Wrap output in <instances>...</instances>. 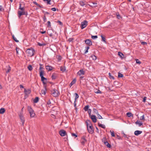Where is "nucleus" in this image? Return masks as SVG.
I'll return each instance as SVG.
<instances>
[{
	"instance_id": "43",
	"label": "nucleus",
	"mask_w": 151,
	"mask_h": 151,
	"mask_svg": "<svg viewBox=\"0 0 151 151\" xmlns=\"http://www.w3.org/2000/svg\"><path fill=\"white\" fill-rule=\"evenodd\" d=\"M101 37L102 38V41H103L104 42H106V41L105 38L104 37H103L102 35L101 36Z\"/></svg>"
},
{
	"instance_id": "56",
	"label": "nucleus",
	"mask_w": 151,
	"mask_h": 151,
	"mask_svg": "<svg viewBox=\"0 0 151 151\" xmlns=\"http://www.w3.org/2000/svg\"><path fill=\"white\" fill-rule=\"evenodd\" d=\"M73 40V38H69L68 39V41L69 42H72Z\"/></svg>"
},
{
	"instance_id": "36",
	"label": "nucleus",
	"mask_w": 151,
	"mask_h": 151,
	"mask_svg": "<svg viewBox=\"0 0 151 151\" xmlns=\"http://www.w3.org/2000/svg\"><path fill=\"white\" fill-rule=\"evenodd\" d=\"M12 37L13 40L16 42H19V41L17 40V38L14 37L13 35H12Z\"/></svg>"
},
{
	"instance_id": "25",
	"label": "nucleus",
	"mask_w": 151,
	"mask_h": 151,
	"mask_svg": "<svg viewBox=\"0 0 151 151\" xmlns=\"http://www.w3.org/2000/svg\"><path fill=\"white\" fill-rule=\"evenodd\" d=\"M24 92L26 93H27L29 94L31 92V91L30 90L28 89L27 90L26 89L24 88Z\"/></svg>"
},
{
	"instance_id": "4",
	"label": "nucleus",
	"mask_w": 151,
	"mask_h": 151,
	"mask_svg": "<svg viewBox=\"0 0 151 151\" xmlns=\"http://www.w3.org/2000/svg\"><path fill=\"white\" fill-rule=\"evenodd\" d=\"M88 22L86 20H84L81 23V28L83 29L85 28L87 25Z\"/></svg>"
},
{
	"instance_id": "42",
	"label": "nucleus",
	"mask_w": 151,
	"mask_h": 151,
	"mask_svg": "<svg viewBox=\"0 0 151 151\" xmlns=\"http://www.w3.org/2000/svg\"><path fill=\"white\" fill-rule=\"evenodd\" d=\"M93 110L94 113H95L96 114H98V111L96 109L93 108Z\"/></svg>"
},
{
	"instance_id": "47",
	"label": "nucleus",
	"mask_w": 151,
	"mask_h": 151,
	"mask_svg": "<svg viewBox=\"0 0 151 151\" xmlns=\"http://www.w3.org/2000/svg\"><path fill=\"white\" fill-rule=\"evenodd\" d=\"M106 139L105 137L103 138L102 139V142L104 143V142H107Z\"/></svg>"
},
{
	"instance_id": "26",
	"label": "nucleus",
	"mask_w": 151,
	"mask_h": 151,
	"mask_svg": "<svg viewBox=\"0 0 151 151\" xmlns=\"http://www.w3.org/2000/svg\"><path fill=\"white\" fill-rule=\"evenodd\" d=\"M135 124H138L139 125V127L141 126L143 124L142 122H140V121H137L136 122Z\"/></svg>"
},
{
	"instance_id": "31",
	"label": "nucleus",
	"mask_w": 151,
	"mask_h": 151,
	"mask_svg": "<svg viewBox=\"0 0 151 151\" xmlns=\"http://www.w3.org/2000/svg\"><path fill=\"white\" fill-rule=\"evenodd\" d=\"M60 70L62 72H64L66 70L65 68V67H63L62 66H61L60 68Z\"/></svg>"
},
{
	"instance_id": "15",
	"label": "nucleus",
	"mask_w": 151,
	"mask_h": 151,
	"mask_svg": "<svg viewBox=\"0 0 151 151\" xmlns=\"http://www.w3.org/2000/svg\"><path fill=\"white\" fill-rule=\"evenodd\" d=\"M46 69L48 71H51L52 70L53 68V67L49 65H46L45 66Z\"/></svg>"
},
{
	"instance_id": "60",
	"label": "nucleus",
	"mask_w": 151,
	"mask_h": 151,
	"mask_svg": "<svg viewBox=\"0 0 151 151\" xmlns=\"http://www.w3.org/2000/svg\"><path fill=\"white\" fill-rule=\"evenodd\" d=\"M116 137L119 139H121V137L118 135H116Z\"/></svg>"
},
{
	"instance_id": "37",
	"label": "nucleus",
	"mask_w": 151,
	"mask_h": 151,
	"mask_svg": "<svg viewBox=\"0 0 151 151\" xmlns=\"http://www.w3.org/2000/svg\"><path fill=\"white\" fill-rule=\"evenodd\" d=\"M44 2H46L47 4H51L50 3L51 0H43Z\"/></svg>"
},
{
	"instance_id": "2",
	"label": "nucleus",
	"mask_w": 151,
	"mask_h": 151,
	"mask_svg": "<svg viewBox=\"0 0 151 151\" xmlns=\"http://www.w3.org/2000/svg\"><path fill=\"white\" fill-rule=\"evenodd\" d=\"M50 92L53 95V96L55 97L58 96L60 94L59 91L55 88L51 90Z\"/></svg>"
},
{
	"instance_id": "51",
	"label": "nucleus",
	"mask_w": 151,
	"mask_h": 151,
	"mask_svg": "<svg viewBox=\"0 0 151 151\" xmlns=\"http://www.w3.org/2000/svg\"><path fill=\"white\" fill-rule=\"evenodd\" d=\"M88 113L89 114V116H91V109H89L88 110Z\"/></svg>"
},
{
	"instance_id": "10",
	"label": "nucleus",
	"mask_w": 151,
	"mask_h": 151,
	"mask_svg": "<svg viewBox=\"0 0 151 151\" xmlns=\"http://www.w3.org/2000/svg\"><path fill=\"white\" fill-rule=\"evenodd\" d=\"M85 43L88 46H91L92 45V42L90 39H87L84 40Z\"/></svg>"
},
{
	"instance_id": "17",
	"label": "nucleus",
	"mask_w": 151,
	"mask_h": 151,
	"mask_svg": "<svg viewBox=\"0 0 151 151\" xmlns=\"http://www.w3.org/2000/svg\"><path fill=\"white\" fill-rule=\"evenodd\" d=\"M92 3L93 4V5H91L89 4H88L86 6V7L87 5L89 6H90L92 7H96L97 6V4L96 3L92 2Z\"/></svg>"
},
{
	"instance_id": "12",
	"label": "nucleus",
	"mask_w": 151,
	"mask_h": 151,
	"mask_svg": "<svg viewBox=\"0 0 151 151\" xmlns=\"http://www.w3.org/2000/svg\"><path fill=\"white\" fill-rule=\"evenodd\" d=\"M41 80L43 84L44 85H45L46 84V83L45 82V81H46L47 80V79L46 78H45L44 76L41 77Z\"/></svg>"
},
{
	"instance_id": "1",
	"label": "nucleus",
	"mask_w": 151,
	"mask_h": 151,
	"mask_svg": "<svg viewBox=\"0 0 151 151\" xmlns=\"http://www.w3.org/2000/svg\"><path fill=\"white\" fill-rule=\"evenodd\" d=\"M35 52V50L32 48L28 49L26 51V52L28 55V56L30 57L33 56Z\"/></svg>"
},
{
	"instance_id": "19",
	"label": "nucleus",
	"mask_w": 151,
	"mask_h": 151,
	"mask_svg": "<svg viewBox=\"0 0 151 151\" xmlns=\"http://www.w3.org/2000/svg\"><path fill=\"white\" fill-rule=\"evenodd\" d=\"M118 55L122 59L124 58V55L121 52H118Z\"/></svg>"
},
{
	"instance_id": "27",
	"label": "nucleus",
	"mask_w": 151,
	"mask_h": 151,
	"mask_svg": "<svg viewBox=\"0 0 151 151\" xmlns=\"http://www.w3.org/2000/svg\"><path fill=\"white\" fill-rule=\"evenodd\" d=\"M5 111V109L4 108H1L0 109V114H3Z\"/></svg>"
},
{
	"instance_id": "62",
	"label": "nucleus",
	"mask_w": 151,
	"mask_h": 151,
	"mask_svg": "<svg viewBox=\"0 0 151 151\" xmlns=\"http://www.w3.org/2000/svg\"><path fill=\"white\" fill-rule=\"evenodd\" d=\"M11 70L10 68L9 67V68L6 71V73H8Z\"/></svg>"
},
{
	"instance_id": "23",
	"label": "nucleus",
	"mask_w": 151,
	"mask_h": 151,
	"mask_svg": "<svg viewBox=\"0 0 151 151\" xmlns=\"http://www.w3.org/2000/svg\"><path fill=\"white\" fill-rule=\"evenodd\" d=\"M104 144L108 147L111 148V145L110 144H109L107 141L105 142Z\"/></svg>"
},
{
	"instance_id": "18",
	"label": "nucleus",
	"mask_w": 151,
	"mask_h": 151,
	"mask_svg": "<svg viewBox=\"0 0 151 151\" xmlns=\"http://www.w3.org/2000/svg\"><path fill=\"white\" fill-rule=\"evenodd\" d=\"M44 88L45 89H43L42 90L41 92L42 94L45 95L46 93V86L45 85H44Z\"/></svg>"
},
{
	"instance_id": "39",
	"label": "nucleus",
	"mask_w": 151,
	"mask_h": 151,
	"mask_svg": "<svg viewBox=\"0 0 151 151\" xmlns=\"http://www.w3.org/2000/svg\"><path fill=\"white\" fill-rule=\"evenodd\" d=\"M123 77V75L121 73H118V78H122Z\"/></svg>"
},
{
	"instance_id": "16",
	"label": "nucleus",
	"mask_w": 151,
	"mask_h": 151,
	"mask_svg": "<svg viewBox=\"0 0 151 151\" xmlns=\"http://www.w3.org/2000/svg\"><path fill=\"white\" fill-rule=\"evenodd\" d=\"M142 132V131L136 130L134 132V134L135 135L137 136Z\"/></svg>"
},
{
	"instance_id": "61",
	"label": "nucleus",
	"mask_w": 151,
	"mask_h": 151,
	"mask_svg": "<svg viewBox=\"0 0 151 151\" xmlns=\"http://www.w3.org/2000/svg\"><path fill=\"white\" fill-rule=\"evenodd\" d=\"M95 93L97 94L101 93V92L100 90H98L97 91L95 92Z\"/></svg>"
},
{
	"instance_id": "34",
	"label": "nucleus",
	"mask_w": 151,
	"mask_h": 151,
	"mask_svg": "<svg viewBox=\"0 0 151 151\" xmlns=\"http://www.w3.org/2000/svg\"><path fill=\"white\" fill-rule=\"evenodd\" d=\"M109 75L110 79H112L113 80H114L115 79L114 77L111 75V73H109Z\"/></svg>"
},
{
	"instance_id": "8",
	"label": "nucleus",
	"mask_w": 151,
	"mask_h": 151,
	"mask_svg": "<svg viewBox=\"0 0 151 151\" xmlns=\"http://www.w3.org/2000/svg\"><path fill=\"white\" fill-rule=\"evenodd\" d=\"M59 134L62 137L64 136L67 135V133L66 131L63 129L61 130L59 132Z\"/></svg>"
},
{
	"instance_id": "64",
	"label": "nucleus",
	"mask_w": 151,
	"mask_h": 151,
	"mask_svg": "<svg viewBox=\"0 0 151 151\" xmlns=\"http://www.w3.org/2000/svg\"><path fill=\"white\" fill-rule=\"evenodd\" d=\"M46 18L45 16L43 17V20L44 22H45L46 21Z\"/></svg>"
},
{
	"instance_id": "13",
	"label": "nucleus",
	"mask_w": 151,
	"mask_h": 151,
	"mask_svg": "<svg viewBox=\"0 0 151 151\" xmlns=\"http://www.w3.org/2000/svg\"><path fill=\"white\" fill-rule=\"evenodd\" d=\"M85 74V72L83 69L80 70L78 73L77 74L79 76H81L82 75H84Z\"/></svg>"
},
{
	"instance_id": "5",
	"label": "nucleus",
	"mask_w": 151,
	"mask_h": 151,
	"mask_svg": "<svg viewBox=\"0 0 151 151\" xmlns=\"http://www.w3.org/2000/svg\"><path fill=\"white\" fill-rule=\"evenodd\" d=\"M18 16L19 18L22 15H27V12L25 11H18Z\"/></svg>"
},
{
	"instance_id": "7",
	"label": "nucleus",
	"mask_w": 151,
	"mask_h": 151,
	"mask_svg": "<svg viewBox=\"0 0 151 151\" xmlns=\"http://www.w3.org/2000/svg\"><path fill=\"white\" fill-rule=\"evenodd\" d=\"M19 116L20 119L22 122V124L23 126H24V118L23 115V114L22 112L20 113L19 114Z\"/></svg>"
},
{
	"instance_id": "54",
	"label": "nucleus",
	"mask_w": 151,
	"mask_h": 151,
	"mask_svg": "<svg viewBox=\"0 0 151 151\" xmlns=\"http://www.w3.org/2000/svg\"><path fill=\"white\" fill-rule=\"evenodd\" d=\"M19 49H20L19 47H16V52L17 54H18L19 53L18 51L19 50Z\"/></svg>"
},
{
	"instance_id": "50",
	"label": "nucleus",
	"mask_w": 151,
	"mask_h": 151,
	"mask_svg": "<svg viewBox=\"0 0 151 151\" xmlns=\"http://www.w3.org/2000/svg\"><path fill=\"white\" fill-rule=\"evenodd\" d=\"M91 37L93 39H95L97 38L98 37L97 35H92Z\"/></svg>"
},
{
	"instance_id": "48",
	"label": "nucleus",
	"mask_w": 151,
	"mask_h": 151,
	"mask_svg": "<svg viewBox=\"0 0 151 151\" xmlns=\"http://www.w3.org/2000/svg\"><path fill=\"white\" fill-rule=\"evenodd\" d=\"M136 63L139 64L141 63V62L138 59H136Z\"/></svg>"
},
{
	"instance_id": "11",
	"label": "nucleus",
	"mask_w": 151,
	"mask_h": 151,
	"mask_svg": "<svg viewBox=\"0 0 151 151\" xmlns=\"http://www.w3.org/2000/svg\"><path fill=\"white\" fill-rule=\"evenodd\" d=\"M93 122L95 123L96 122V116L94 115H91L89 116Z\"/></svg>"
},
{
	"instance_id": "59",
	"label": "nucleus",
	"mask_w": 151,
	"mask_h": 151,
	"mask_svg": "<svg viewBox=\"0 0 151 151\" xmlns=\"http://www.w3.org/2000/svg\"><path fill=\"white\" fill-rule=\"evenodd\" d=\"M146 99H147V97L146 96L144 97L142 101L143 102H145L146 101Z\"/></svg>"
},
{
	"instance_id": "6",
	"label": "nucleus",
	"mask_w": 151,
	"mask_h": 151,
	"mask_svg": "<svg viewBox=\"0 0 151 151\" xmlns=\"http://www.w3.org/2000/svg\"><path fill=\"white\" fill-rule=\"evenodd\" d=\"M88 132L91 134H92L93 132V128L92 124H91L89 127L87 128Z\"/></svg>"
},
{
	"instance_id": "53",
	"label": "nucleus",
	"mask_w": 151,
	"mask_h": 151,
	"mask_svg": "<svg viewBox=\"0 0 151 151\" xmlns=\"http://www.w3.org/2000/svg\"><path fill=\"white\" fill-rule=\"evenodd\" d=\"M47 27H51V24L50 22V21H48L47 22Z\"/></svg>"
},
{
	"instance_id": "21",
	"label": "nucleus",
	"mask_w": 151,
	"mask_h": 151,
	"mask_svg": "<svg viewBox=\"0 0 151 151\" xmlns=\"http://www.w3.org/2000/svg\"><path fill=\"white\" fill-rule=\"evenodd\" d=\"M57 77V74L55 73H53L51 76V78L52 80L56 79Z\"/></svg>"
},
{
	"instance_id": "40",
	"label": "nucleus",
	"mask_w": 151,
	"mask_h": 151,
	"mask_svg": "<svg viewBox=\"0 0 151 151\" xmlns=\"http://www.w3.org/2000/svg\"><path fill=\"white\" fill-rule=\"evenodd\" d=\"M86 51L85 52V53L86 54L88 52V49L89 48V46H87V47H86Z\"/></svg>"
},
{
	"instance_id": "35",
	"label": "nucleus",
	"mask_w": 151,
	"mask_h": 151,
	"mask_svg": "<svg viewBox=\"0 0 151 151\" xmlns=\"http://www.w3.org/2000/svg\"><path fill=\"white\" fill-rule=\"evenodd\" d=\"M37 45H39V46H43L45 45H46V44L44 43H41L40 42H38L37 43Z\"/></svg>"
},
{
	"instance_id": "14",
	"label": "nucleus",
	"mask_w": 151,
	"mask_h": 151,
	"mask_svg": "<svg viewBox=\"0 0 151 151\" xmlns=\"http://www.w3.org/2000/svg\"><path fill=\"white\" fill-rule=\"evenodd\" d=\"M86 123V124L87 128L89 127V126L91 124V121L89 120H87Z\"/></svg>"
},
{
	"instance_id": "55",
	"label": "nucleus",
	"mask_w": 151,
	"mask_h": 151,
	"mask_svg": "<svg viewBox=\"0 0 151 151\" xmlns=\"http://www.w3.org/2000/svg\"><path fill=\"white\" fill-rule=\"evenodd\" d=\"M0 11H4V9L3 8L2 6L0 5Z\"/></svg>"
},
{
	"instance_id": "24",
	"label": "nucleus",
	"mask_w": 151,
	"mask_h": 151,
	"mask_svg": "<svg viewBox=\"0 0 151 151\" xmlns=\"http://www.w3.org/2000/svg\"><path fill=\"white\" fill-rule=\"evenodd\" d=\"M40 76L41 77L44 76V70H40Z\"/></svg>"
},
{
	"instance_id": "22",
	"label": "nucleus",
	"mask_w": 151,
	"mask_h": 151,
	"mask_svg": "<svg viewBox=\"0 0 151 151\" xmlns=\"http://www.w3.org/2000/svg\"><path fill=\"white\" fill-rule=\"evenodd\" d=\"M76 79L75 78L73 79L70 84V87H71L73 84H74L76 82Z\"/></svg>"
},
{
	"instance_id": "38",
	"label": "nucleus",
	"mask_w": 151,
	"mask_h": 151,
	"mask_svg": "<svg viewBox=\"0 0 151 151\" xmlns=\"http://www.w3.org/2000/svg\"><path fill=\"white\" fill-rule=\"evenodd\" d=\"M127 116L128 117H130L132 116V114L130 112H127L126 114Z\"/></svg>"
},
{
	"instance_id": "46",
	"label": "nucleus",
	"mask_w": 151,
	"mask_h": 151,
	"mask_svg": "<svg viewBox=\"0 0 151 151\" xmlns=\"http://www.w3.org/2000/svg\"><path fill=\"white\" fill-rule=\"evenodd\" d=\"M140 119L142 120H145L144 115L140 116Z\"/></svg>"
},
{
	"instance_id": "49",
	"label": "nucleus",
	"mask_w": 151,
	"mask_h": 151,
	"mask_svg": "<svg viewBox=\"0 0 151 151\" xmlns=\"http://www.w3.org/2000/svg\"><path fill=\"white\" fill-rule=\"evenodd\" d=\"M57 22L59 24H60V25L61 26H63V24L59 20H58Z\"/></svg>"
},
{
	"instance_id": "33",
	"label": "nucleus",
	"mask_w": 151,
	"mask_h": 151,
	"mask_svg": "<svg viewBox=\"0 0 151 151\" xmlns=\"http://www.w3.org/2000/svg\"><path fill=\"white\" fill-rule=\"evenodd\" d=\"M74 94L75 95V102H76V100L78 99L79 97V96L78 94L76 93H74Z\"/></svg>"
},
{
	"instance_id": "20",
	"label": "nucleus",
	"mask_w": 151,
	"mask_h": 151,
	"mask_svg": "<svg viewBox=\"0 0 151 151\" xmlns=\"http://www.w3.org/2000/svg\"><path fill=\"white\" fill-rule=\"evenodd\" d=\"M85 2H86L84 0L81 1H79V4L81 6H83L86 4L85 3Z\"/></svg>"
},
{
	"instance_id": "57",
	"label": "nucleus",
	"mask_w": 151,
	"mask_h": 151,
	"mask_svg": "<svg viewBox=\"0 0 151 151\" xmlns=\"http://www.w3.org/2000/svg\"><path fill=\"white\" fill-rule=\"evenodd\" d=\"M71 135L72 136H74L75 137H77V135L74 133H72Z\"/></svg>"
},
{
	"instance_id": "63",
	"label": "nucleus",
	"mask_w": 151,
	"mask_h": 151,
	"mask_svg": "<svg viewBox=\"0 0 151 151\" xmlns=\"http://www.w3.org/2000/svg\"><path fill=\"white\" fill-rule=\"evenodd\" d=\"M51 10L53 11H55L56 10V9L55 8H52Z\"/></svg>"
},
{
	"instance_id": "9",
	"label": "nucleus",
	"mask_w": 151,
	"mask_h": 151,
	"mask_svg": "<svg viewBox=\"0 0 151 151\" xmlns=\"http://www.w3.org/2000/svg\"><path fill=\"white\" fill-rule=\"evenodd\" d=\"M87 139H86L85 136H83L81 140V144L83 145H84L85 143L87 142Z\"/></svg>"
},
{
	"instance_id": "45",
	"label": "nucleus",
	"mask_w": 151,
	"mask_h": 151,
	"mask_svg": "<svg viewBox=\"0 0 151 151\" xmlns=\"http://www.w3.org/2000/svg\"><path fill=\"white\" fill-rule=\"evenodd\" d=\"M110 132L111 133V135L112 137L115 136V134L114 131H111V130H110Z\"/></svg>"
},
{
	"instance_id": "32",
	"label": "nucleus",
	"mask_w": 151,
	"mask_h": 151,
	"mask_svg": "<svg viewBox=\"0 0 151 151\" xmlns=\"http://www.w3.org/2000/svg\"><path fill=\"white\" fill-rule=\"evenodd\" d=\"M116 15L117 18L119 19L122 18V17L121 16V15L119 14L118 12L116 13Z\"/></svg>"
},
{
	"instance_id": "44",
	"label": "nucleus",
	"mask_w": 151,
	"mask_h": 151,
	"mask_svg": "<svg viewBox=\"0 0 151 151\" xmlns=\"http://www.w3.org/2000/svg\"><path fill=\"white\" fill-rule=\"evenodd\" d=\"M91 57L92 58L93 60H95L96 59V57L95 55H92L91 56Z\"/></svg>"
},
{
	"instance_id": "30",
	"label": "nucleus",
	"mask_w": 151,
	"mask_h": 151,
	"mask_svg": "<svg viewBox=\"0 0 151 151\" xmlns=\"http://www.w3.org/2000/svg\"><path fill=\"white\" fill-rule=\"evenodd\" d=\"M89 107V106L88 105H86L85 106L84 108V110L85 111H87L89 109H88Z\"/></svg>"
},
{
	"instance_id": "41",
	"label": "nucleus",
	"mask_w": 151,
	"mask_h": 151,
	"mask_svg": "<svg viewBox=\"0 0 151 151\" xmlns=\"http://www.w3.org/2000/svg\"><path fill=\"white\" fill-rule=\"evenodd\" d=\"M28 68L30 71H31L32 70V67L31 65H29L28 66Z\"/></svg>"
},
{
	"instance_id": "3",
	"label": "nucleus",
	"mask_w": 151,
	"mask_h": 151,
	"mask_svg": "<svg viewBox=\"0 0 151 151\" xmlns=\"http://www.w3.org/2000/svg\"><path fill=\"white\" fill-rule=\"evenodd\" d=\"M27 110L30 114V117H34L35 114L32 108L30 106H28Z\"/></svg>"
},
{
	"instance_id": "52",
	"label": "nucleus",
	"mask_w": 151,
	"mask_h": 151,
	"mask_svg": "<svg viewBox=\"0 0 151 151\" xmlns=\"http://www.w3.org/2000/svg\"><path fill=\"white\" fill-rule=\"evenodd\" d=\"M97 114V116L98 118L99 119H102V116L100 115L98 113V114Z\"/></svg>"
},
{
	"instance_id": "58",
	"label": "nucleus",
	"mask_w": 151,
	"mask_h": 151,
	"mask_svg": "<svg viewBox=\"0 0 151 151\" xmlns=\"http://www.w3.org/2000/svg\"><path fill=\"white\" fill-rule=\"evenodd\" d=\"M47 33L50 37H52L53 36V34L52 33H50L48 32H47Z\"/></svg>"
},
{
	"instance_id": "28",
	"label": "nucleus",
	"mask_w": 151,
	"mask_h": 151,
	"mask_svg": "<svg viewBox=\"0 0 151 151\" xmlns=\"http://www.w3.org/2000/svg\"><path fill=\"white\" fill-rule=\"evenodd\" d=\"M98 125L99 127H100L103 129L105 128V126L103 124H101L100 123H98Z\"/></svg>"
},
{
	"instance_id": "29",
	"label": "nucleus",
	"mask_w": 151,
	"mask_h": 151,
	"mask_svg": "<svg viewBox=\"0 0 151 151\" xmlns=\"http://www.w3.org/2000/svg\"><path fill=\"white\" fill-rule=\"evenodd\" d=\"M39 100V98L38 97H36L34 100V102L35 103H37L38 101Z\"/></svg>"
}]
</instances>
